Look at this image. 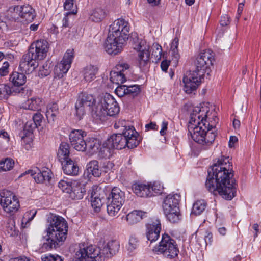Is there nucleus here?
Listing matches in <instances>:
<instances>
[{
    "instance_id": "obj_60",
    "label": "nucleus",
    "mask_w": 261,
    "mask_h": 261,
    "mask_svg": "<svg viewBox=\"0 0 261 261\" xmlns=\"http://www.w3.org/2000/svg\"><path fill=\"white\" fill-rule=\"evenodd\" d=\"M170 61L167 60H163L161 64V67L163 71H167L169 66L170 65Z\"/></svg>"
},
{
    "instance_id": "obj_32",
    "label": "nucleus",
    "mask_w": 261,
    "mask_h": 261,
    "mask_svg": "<svg viewBox=\"0 0 261 261\" xmlns=\"http://www.w3.org/2000/svg\"><path fill=\"white\" fill-rule=\"evenodd\" d=\"M49 170H44L42 172L39 171L37 173L33 172V170L29 171V173H30L36 182L40 183L43 182L44 181H49L51 178L50 173Z\"/></svg>"
},
{
    "instance_id": "obj_29",
    "label": "nucleus",
    "mask_w": 261,
    "mask_h": 261,
    "mask_svg": "<svg viewBox=\"0 0 261 261\" xmlns=\"http://www.w3.org/2000/svg\"><path fill=\"white\" fill-rule=\"evenodd\" d=\"M98 70V69L96 66L92 65H89L85 67L82 71V75L84 80L88 82L93 81L96 77Z\"/></svg>"
},
{
    "instance_id": "obj_9",
    "label": "nucleus",
    "mask_w": 261,
    "mask_h": 261,
    "mask_svg": "<svg viewBox=\"0 0 261 261\" xmlns=\"http://www.w3.org/2000/svg\"><path fill=\"white\" fill-rule=\"evenodd\" d=\"M97 104L96 99L92 94L82 93L79 96L75 103L76 115L80 120L88 111H94Z\"/></svg>"
},
{
    "instance_id": "obj_17",
    "label": "nucleus",
    "mask_w": 261,
    "mask_h": 261,
    "mask_svg": "<svg viewBox=\"0 0 261 261\" xmlns=\"http://www.w3.org/2000/svg\"><path fill=\"white\" fill-rule=\"evenodd\" d=\"M86 136V133L82 129L72 130L69 135L71 145L77 151H85L86 140L84 138Z\"/></svg>"
},
{
    "instance_id": "obj_6",
    "label": "nucleus",
    "mask_w": 261,
    "mask_h": 261,
    "mask_svg": "<svg viewBox=\"0 0 261 261\" xmlns=\"http://www.w3.org/2000/svg\"><path fill=\"white\" fill-rule=\"evenodd\" d=\"M119 111L120 108L117 102L110 94L105 93L97 97L95 114L100 120L107 116H115Z\"/></svg>"
},
{
    "instance_id": "obj_49",
    "label": "nucleus",
    "mask_w": 261,
    "mask_h": 261,
    "mask_svg": "<svg viewBox=\"0 0 261 261\" xmlns=\"http://www.w3.org/2000/svg\"><path fill=\"white\" fill-rule=\"evenodd\" d=\"M127 89L126 85H120L115 89V92L119 97H121L127 95Z\"/></svg>"
},
{
    "instance_id": "obj_19",
    "label": "nucleus",
    "mask_w": 261,
    "mask_h": 261,
    "mask_svg": "<svg viewBox=\"0 0 261 261\" xmlns=\"http://www.w3.org/2000/svg\"><path fill=\"white\" fill-rule=\"evenodd\" d=\"M146 236L151 243L156 241L159 238L161 230L160 221L158 218L151 219L146 225Z\"/></svg>"
},
{
    "instance_id": "obj_3",
    "label": "nucleus",
    "mask_w": 261,
    "mask_h": 261,
    "mask_svg": "<svg viewBox=\"0 0 261 261\" xmlns=\"http://www.w3.org/2000/svg\"><path fill=\"white\" fill-rule=\"evenodd\" d=\"M47 223L45 232L48 238L43 244L42 248L49 250L56 248L58 243L63 242L66 240L68 225L63 217L56 215H51L48 217Z\"/></svg>"
},
{
    "instance_id": "obj_22",
    "label": "nucleus",
    "mask_w": 261,
    "mask_h": 261,
    "mask_svg": "<svg viewBox=\"0 0 261 261\" xmlns=\"http://www.w3.org/2000/svg\"><path fill=\"white\" fill-rule=\"evenodd\" d=\"M14 11L27 22H31L35 17V10L29 5L16 6Z\"/></svg>"
},
{
    "instance_id": "obj_4",
    "label": "nucleus",
    "mask_w": 261,
    "mask_h": 261,
    "mask_svg": "<svg viewBox=\"0 0 261 261\" xmlns=\"http://www.w3.org/2000/svg\"><path fill=\"white\" fill-rule=\"evenodd\" d=\"M118 241L111 240L102 250L94 245L80 247L76 252L73 261H104L105 257H110L119 251Z\"/></svg>"
},
{
    "instance_id": "obj_46",
    "label": "nucleus",
    "mask_w": 261,
    "mask_h": 261,
    "mask_svg": "<svg viewBox=\"0 0 261 261\" xmlns=\"http://www.w3.org/2000/svg\"><path fill=\"white\" fill-rule=\"evenodd\" d=\"M139 245V241L137 238L132 236L130 237L128 244L127 246V250L130 252L133 251Z\"/></svg>"
},
{
    "instance_id": "obj_18",
    "label": "nucleus",
    "mask_w": 261,
    "mask_h": 261,
    "mask_svg": "<svg viewBox=\"0 0 261 261\" xmlns=\"http://www.w3.org/2000/svg\"><path fill=\"white\" fill-rule=\"evenodd\" d=\"M48 50V42L45 40H38L32 44L28 52L37 60H41L46 56Z\"/></svg>"
},
{
    "instance_id": "obj_5",
    "label": "nucleus",
    "mask_w": 261,
    "mask_h": 261,
    "mask_svg": "<svg viewBox=\"0 0 261 261\" xmlns=\"http://www.w3.org/2000/svg\"><path fill=\"white\" fill-rule=\"evenodd\" d=\"M113 149L134 148L139 144V134L133 126L125 127L122 134H113L107 139Z\"/></svg>"
},
{
    "instance_id": "obj_13",
    "label": "nucleus",
    "mask_w": 261,
    "mask_h": 261,
    "mask_svg": "<svg viewBox=\"0 0 261 261\" xmlns=\"http://www.w3.org/2000/svg\"><path fill=\"white\" fill-rule=\"evenodd\" d=\"M130 26L129 23L123 19L115 20L110 26L109 34L126 40L128 38Z\"/></svg>"
},
{
    "instance_id": "obj_53",
    "label": "nucleus",
    "mask_w": 261,
    "mask_h": 261,
    "mask_svg": "<svg viewBox=\"0 0 261 261\" xmlns=\"http://www.w3.org/2000/svg\"><path fill=\"white\" fill-rule=\"evenodd\" d=\"M77 13L76 9H73L72 11H69L66 13L65 17L63 18L62 20V25L63 27L67 28L70 25V23L68 20V16L70 14H75Z\"/></svg>"
},
{
    "instance_id": "obj_44",
    "label": "nucleus",
    "mask_w": 261,
    "mask_h": 261,
    "mask_svg": "<svg viewBox=\"0 0 261 261\" xmlns=\"http://www.w3.org/2000/svg\"><path fill=\"white\" fill-rule=\"evenodd\" d=\"M127 95L133 97L139 94L141 91L140 86L138 85L127 86Z\"/></svg>"
},
{
    "instance_id": "obj_31",
    "label": "nucleus",
    "mask_w": 261,
    "mask_h": 261,
    "mask_svg": "<svg viewBox=\"0 0 261 261\" xmlns=\"http://www.w3.org/2000/svg\"><path fill=\"white\" fill-rule=\"evenodd\" d=\"M86 144L85 151L89 154L97 153L100 146L99 140L94 138L86 140Z\"/></svg>"
},
{
    "instance_id": "obj_10",
    "label": "nucleus",
    "mask_w": 261,
    "mask_h": 261,
    "mask_svg": "<svg viewBox=\"0 0 261 261\" xmlns=\"http://www.w3.org/2000/svg\"><path fill=\"white\" fill-rule=\"evenodd\" d=\"M0 196V204L6 213L11 214L17 211L20 206L19 202L13 193L4 190L1 192Z\"/></svg>"
},
{
    "instance_id": "obj_34",
    "label": "nucleus",
    "mask_w": 261,
    "mask_h": 261,
    "mask_svg": "<svg viewBox=\"0 0 261 261\" xmlns=\"http://www.w3.org/2000/svg\"><path fill=\"white\" fill-rule=\"evenodd\" d=\"M71 192L68 193L70 194V197L73 199H82L85 192L84 188H83L80 185H78L75 181L73 182Z\"/></svg>"
},
{
    "instance_id": "obj_40",
    "label": "nucleus",
    "mask_w": 261,
    "mask_h": 261,
    "mask_svg": "<svg viewBox=\"0 0 261 261\" xmlns=\"http://www.w3.org/2000/svg\"><path fill=\"white\" fill-rule=\"evenodd\" d=\"M73 182L68 179H62L58 183V187L63 192L68 193L71 192V189L73 188Z\"/></svg>"
},
{
    "instance_id": "obj_30",
    "label": "nucleus",
    "mask_w": 261,
    "mask_h": 261,
    "mask_svg": "<svg viewBox=\"0 0 261 261\" xmlns=\"http://www.w3.org/2000/svg\"><path fill=\"white\" fill-rule=\"evenodd\" d=\"M70 147L66 143H62L57 151V158L59 161L63 164L64 161L69 159Z\"/></svg>"
},
{
    "instance_id": "obj_59",
    "label": "nucleus",
    "mask_w": 261,
    "mask_h": 261,
    "mask_svg": "<svg viewBox=\"0 0 261 261\" xmlns=\"http://www.w3.org/2000/svg\"><path fill=\"white\" fill-rule=\"evenodd\" d=\"M168 123L167 121L164 120L162 123V128L160 130V133L161 135L164 136L166 134V131L168 128Z\"/></svg>"
},
{
    "instance_id": "obj_54",
    "label": "nucleus",
    "mask_w": 261,
    "mask_h": 261,
    "mask_svg": "<svg viewBox=\"0 0 261 261\" xmlns=\"http://www.w3.org/2000/svg\"><path fill=\"white\" fill-rule=\"evenodd\" d=\"M43 116L39 113H35L33 117V121L37 127L40 126L42 122Z\"/></svg>"
},
{
    "instance_id": "obj_57",
    "label": "nucleus",
    "mask_w": 261,
    "mask_h": 261,
    "mask_svg": "<svg viewBox=\"0 0 261 261\" xmlns=\"http://www.w3.org/2000/svg\"><path fill=\"white\" fill-rule=\"evenodd\" d=\"M74 0H65L64 4V9L69 11H72V9L73 8Z\"/></svg>"
},
{
    "instance_id": "obj_8",
    "label": "nucleus",
    "mask_w": 261,
    "mask_h": 261,
    "mask_svg": "<svg viewBox=\"0 0 261 261\" xmlns=\"http://www.w3.org/2000/svg\"><path fill=\"white\" fill-rule=\"evenodd\" d=\"M125 201V193L120 188L114 187L108 197L107 212L115 216L120 211Z\"/></svg>"
},
{
    "instance_id": "obj_38",
    "label": "nucleus",
    "mask_w": 261,
    "mask_h": 261,
    "mask_svg": "<svg viewBox=\"0 0 261 261\" xmlns=\"http://www.w3.org/2000/svg\"><path fill=\"white\" fill-rule=\"evenodd\" d=\"M207 206V203L204 200H198L193 205L192 214L199 215L203 212Z\"/></svg>"
},
{
    "instance_id": "obj_35",
    "label": "nucleus",
    "mask_w": 261,
    "mask_h": 261,
    "mask_svg": "<svg viewBox=\"0 0 261 261\" xmlns=\"http://www.w3.org/2000/svg\"><path fill=\"white\" fill-rule=\"evenodd\" d=\"M107 141H105L102 145L100 146L98 151V155L100 158H110L113 154L114 149L111 147V146L107 143Z\"/></svg>"
},
{
    "instance_id": "obj_7",
    "label": "nucleus",
    "mask_w": 261,
    "mask_h": 261,
    "mask_svg": "<svg viewBox=\"0 0 261 261\" xmlns=\"http://www.w3.org/2000/svg\"><path fill=\"white\" fill-rule=\"evenodd\" d=\"M152 251L156 254H162L165 257L169 259L176 257L179 253L175 241L166 233L162 235L159 245L154 247Z\"/></svg>"
},
{
    "instance_id": "obj_51",
    "label": "nucleus",
    "mask_w": 261,
    "mask_h": 261,
    "mask_svg": "<svg viewBox=\"0 0 261 261\" xmlns=\"http://www.w3.org/2000/svg\"><path fill=\"white\" fill-rule=\"evenodd\" d=\"M129 67V65L126 63H120L117 64L113 70H115L116 72H119L120 73L126 74Z\"/></svg>"
},
{
    "instance_id": "obj_14",
    "label": "nucleus",
    "mask_w": 261,
    "mask_h": 261,
    "mask_svg": "<svg viewBox=\"0 0 261 261\" xmlns=\"http://www.w3.org/2000/svg\"><path fill=\"white\" fill-rule=\"evenodd\" d=\"M74 58L73 49H68L64 54L62 60L57 64L54 68V73L59 79L62 78L71 67Z\"/></svg>"
},
{
    "instance_id": "obj_42",
    "label": "nucleus",
    "mask_w": 261,
    "mask_h": 261,
    "mask_svg": "<svg viewBox=\"0 0 261 261\" xmlns=\"http://www.w3.org/2000/svg\"><path fill=\"white\" fill-rule=\"evenodd\" d=\"M167 219L171 223H177L179 221V211L178 210L171 211L168 213H164Z\"/></svg>"
},
{
    "instance_id": "obj_50",
    "label": "nucleus",
    "mask_w": 261,
    "mask_h": 261,
    "mask_svg": "<svg viewBox=\"0 0 261 261\" xmlns=\"http://www.w3.org/2000/svg\"><path fill=\"white\" fill-rule=\"evenodd\" d=\"M36 213L37 211L36 210H32L29 212H26L22 218V222L27 223L32 221L34 219Z\"/></svg>"
},
{
    "instance_id": "obj_15",
    "label": "nucleus",
    "mask_w": 261,
    "mask_h": 261,
    "mask_svg": "<svg viewBox=\"0 0 261 261\" xmlns=\"http://www.w3.org/2000/svg\"><path fill=\"white\" fill-rule=\"evenodd\" d=\"M134 48L138 52V61L140 68H144L147 66L150 59V46L145 40H139Z\"/></svg>"
},
{
    "instance_id": "obj_33",
    "label": "nucleus",
    "mask_w": 261,
    "mask_h": 261,
    "mask_svg": "<svg viewBox=\"0 0 261 261\" xmlns=\"http://www.w3.org/2000/svg\"><path fill=\"white\" fill-rule=\"evenodd\" d=\"M22 89H19L16 90L14 88H11V87L6 84L0 85V99H7L9 95L11 94L19 93Z\"/></svg>"
},
{
    "instance_id": "obj_23",
    "label": "nucleus",
    "mask_w": 261,
    "mask_h": 261,
    "mask_svg": "<svg viewBox=\"0 0 261 261\" xmlns=\"http://www.w3.org/2000/svg\"><path fill=\"white\" fill-rule=\"evenodd\" d=\"M108 12L101 7L92 8L89 12V19L94 22L102 21L107 16Z\"/></svg>"
},
{
    "instance_id": "obj_20",
    "label": "nucleus",
    "mask_w": 261,
    "mask_h": 261,
    "mask_svg": "<svg viewBox=\"0 0 261 261\" xmlns=\"http://www.w3.org/2000/svg\"><path fill=\"white\" fill-rule=\"evenodd\" d=\"M38 66V63L37 60L28 52L23 56L20 62L19 68L22 72L29 74L32 73Z\"/></svg>"
},
{
    "instance_id": "obj_56",
    "label": "nucleus",
    "mask_w": 261,
    "mask_h": 261,
    "mask_svg": "<svg viewBox=\"0 0 261 261\" xmlns=\"http://www.w3.org/2000/svg\"><path fill=\"white\" fill-rule=\"evenodd\" d=\"M9 63L6 61L3 63L2 66L0 68V75L5 76L9 73Z\"/></svg>"
},
{
    "instance_id": "obj_27",
    "label": "nucleus",
    "mask_w": 261,
    "mask_h": 261,
    "mask_svg": "<svg viewBox=\"0 0 261 261\" xmlns=\"http://www.w3.org/2000/svg\"><path fill=\"white\" fill-rule=\"evenodd\" d=\"M62 169L65 174L73 176L77 175L79 171L77 164L71 159L63 162Z\"/></svg>"
},
{
    "instance_id": "obj_37",
    "label": "nucleus",
    "mask_w": 261,
    "mask_h": 261,
    "mask_svg": "<svg viewBox=\"0 0 261 261\" xmlns=\"http://www.w3.org/2000/svg\"><path fill=\"white\" fill-rule=\"evenodd\" d=\"M58 113V106L57 103H51L47 106L46 116L48 121H54Z\"/></svg>"
},
{
    "instance_id": "obj_58",
    "label": "nucleus",
    "mask_w": 261,
    "mask_h": 261,
    "mask_svg": "<svg viewBox=\"0 0 261 261\" xmlns=\"http://www.w3.org/2000/svg\"><path fill=\"white\" fill-rule=\"evenodd\" d=\"M114 167V164L110 161L105 162L102 166L103 171L105 173L109 172Z\"/></svg>"
},
{
    "instance_id": "obj_43",
    "label": "nucleus",
    "mask_w": 261,
    "mask_h": 261,
    "mask_svg": "<svg viewBox=\"0 0 261 261\" xmlns=\"http://www.w3.org/2000/svg\"><path fill=\"white\" fill-rule=\"evenodd\" d=\"M6 231L10 236H14L18 233L15 225V221L13 219H10L8 220L6 226Z\"/></svg>"
},
{
    "instance_id": "obj_36",
    "label": "nucleus",
    "mask_w": 261,
    "mask_h": 261,
    "mask_svg": "<svg viewBox=\"0 0 261 261\" xmlns=\"http://www.w3.org/2000/svg\"><path fill=\"white\" fill-rule=\"evenodd\" d=\"M87 170L89 174L94 177H99L101 174V169H100L98 162L96 160H92L87 165Z\"/></svg>"
},
{
    "instance_id": "obj_52",
    "label": "nucleus",
    "mask_w": 261,
    "mask_h": 261,
    "mask_svg": "<svg viewBox=\"0 0 261 261\" xmlns=\"http://www.w3.org/2000/svg\"><path fill=\"white\" fill-rule=\"evenodd\" d=\"M150 185L151 192H153L155 194H160L162 192L163 186L158 182H154Z\"/></svg>"
},
{
    "instance_id": "obj_61",
    "label": "nucleus",
    "mask_w": 261,
    "mask_h": 261,
    "mask_svg": "<svg viewBox=\"0 0 261 261\" xmlns=\"http://www.w3.org/2000/svg\"><path fill=\"white\" fill-rule=\"evenodd\" d=\"M229 23V18L227 15L223 16L220 20V24L222 26H226Z\"/></svg>"
},
{
    "instance_id": "obj_11",
    "label": "nucleus",
    "mask_w": 261,
    "mask_h": 261,
    "mask_svg": "<svg viewBox=\"0 0 261 261\" xmlns=\"http://www.w3.org/2000/svg\"><path fill=\"white\" fill-rule=\"evenodd\" d=\"M204 74L200 71H190L187 72L183 77L184 90L187 94H191L195 91L201 82Z\"/></svg>"
},
{
    "instance_id": "obj_63",
    "label": "nucleus",
    "mask_w": 261,
    "mask_h": 261,
    "mask_svg": "<svg viewBox=\"0 0 261 261\" xmlns=\"http://www.w3.org/2000/svg\"><path fill=\"white\" fill-rule=\"evenodd\" d=\"M170 53L173 59H174L176 61H177L180 58L178 49H170Z\"/></svg>"
},
{
    "instance_id": "obj_12",
    "label": "nucleus",
    "mask_w": 261,
    "mask_h": 261,
    "mask_svg": "<svg viewBox=\"0 0 261 261\" xmlns=\"http://www.w3.org/2000/svg\"><path fill=\"white\" fill-rule=\"evenodd\" d=\"M215 54L210 50L206 49L200 53L196 59L195 62L196 70L204 74L206 69L210 68L215 61Z\"/></svg>"
},
{
    "instance_id": "obj_24",
    "label": "nucleus",
    "mask_w": 261,
    "mask_h": 261,
    "mask_svg": "<svg viewBox=\"0 0 261 261\" xmlns=\"http://www.w3.org/2000/svg\"><path fill=\"white\" fill-rule=\"evenodd\" d=\"M9 80L13 85V86L11 88H14L17 91L19 89H22L21 92L24 90L22 86L26 82V76L23 73L13 72L10 75Z\"/></svg>"
},
{
    "instance_id": "obj_47",
    "label": "nucleus",
    "mask_w": 261,
    "mask_h": 261,
    "mask_svg": "<svg viewBox=\"0 0 261 261\" xmlns=\"http://www.w3.org/2000/svg\"><path fill=\"white\" fill-rule=\"evenodd\" d=\"M50 73V66L47 62L44 63L39 68V76L45 77L47 76Z\"/></svg>"
},
{
    "instance_id": "obj_26",
    "label": "nucleus",
    "mask_w": 261,
    "mask_h": 261,
    "mask_svg": "<svg viewBox=\"0 0 261 261\" xmlns=\"http://www.w3.org/2000/svg\"><path fill=\"white\" fill-rule=\"evenodd\" d=\"M44 105L42 99L39 97H32L22 104V108L33 111H38Z\"/></svg>"
},
{
    "instance_id": "obj_62",
    "label": "nucleus",
    "mask_w": 261,
    "mask_h": 261,
    "mask_svg": "<svg viewBox=\"0 0 261 261\" xmlns=\"http://www.w3.org/2000/svg\"><path fill=\"white\" fill-rule=\"evenodd\" d=\"M145 128L146 129V130H148L150 129L157 130L158 128V126L155 122H151L150 123L145 125Z\"/></svg>"
},
{
    "instance_id": "obj_25",
    "label": "nucleus",
    "mask_w": 261,
    "mask_h": 261,
    "mask_svg": "<svg viewBox=\"0 0 261 261\" xmlns=\"http://www.w3.org/2000/svg\"><path fill=\"white\" fill-rule=\"evenodd\" d=\"M132 189L137 196L141 197L151 196L153 195L151 192L149 184H134L132 186Z\"/></svg>"
},
{
    "instance_id": "obj_2",
    "label": "nucleus",
    "mask_w": 261,
    "mask_h": 261,
    "mask_svg": "<svg viewBox=\"0 0 261 261\" xmlns=\"http://www.w3.org/2000/svg\"><path fill=\"white\" fill-rule=\"evenodd\" d=\"M208 113V107L200 106L194 107L190 114L189 133L195 142L202 145L212 144L216 136L212 129L218 119L214 115L210 117Z\"/></svg>"
},
{
    "instance_id": "obj_41",
    "label": "nucleus",
    "mask_w": 261,
    "mask_h": 261,
    "mask_svg": "<svg viewBox=\"0 0 261 261\" xmlns=\"http://www.w3.org/2000/svg\"><path fill=\"white\" fill-rule=\"evenodd\" d=\"M91 204L96 212L100 210L102 206L101 200L96 195L95 192H92L91 195Z\"/></svg>"
},
{
    "instance_id": "obj_16",
    "label": "nucleus",
    "mask_w": 261,
    "mask_h": 261,
    "mask_svg": "<svg viewBox=\"0 0 261 261\" xmlns=\"http://www.w3.org/2000/svg\"><path fill=\"white\" fill-rule=\"evenodd\" d=\"M125 41L124 39L108 34L105 43V50L110 55H117L122 51Z\"/></svg>"
},
{
    "instance_id": "obj_64",
    "label": "nucleus",
    "mask_w": 261,
    "mask_h": 261,
    "mask_svg": "<svg viewBox=\"0 0 261 261\" xmlns=\"http://www.w3.org/2000/svg\"><path fill=\"white\" fill-rule=\"evenodd\" d=\"M129 126H127L128 127ZM115 128H120L122 127V131L125 128V127H127L125 125V120H119L118 122H117L114 125Z\"/></svg>"
},
{
    "instance_id": "obj_45",
    "label": "nucleus",
    "mask_w": 261,
    "mask_h": 261,
    "mask_svg": "<svg viewBox=\"0 0 261 261\" xmlns=\"http://www.w3.org/2000/svg\"><path fill=\"white\" fill-rule=\"evenodd\" d=\"M3 160V171H10L13 169L14 166V161L10 158H6Z\"/></svg>"
},
{
    "instance_id": "obj_21",
    "label": "nucleus",
    "mask_w": 261,
    "mask_h": 261,
    "mask_svg": "<svg viewBox=\"0 0 261 261\" xmlns=\"http://www.w3.org/2000/svg\"><path fill=\"white\" fill-rule=\"evenodd\" d=\"M180 195L178 194H169L164 199L162 207L164 213H168L171 211L178 210V204L180 201Z\"/></svg>"
},
{
    "instance_id": "obj_55",
    "label": "nucleus",
    "mask_w": 261,
    "mask_h": 261,
    "mask_svg": "<svg viewBox=\"0 0 261 261\" xmlns=\"http://www.w3.org/2000/svg\"><path fill=\"white\" fill-rule=\"evenodd\" d=\"M38 127L36 124L33 122V120L28 121L24 125V130L29 133H32L33 130Z\"/></svg>"
},
{
    "instance_id": "obj_48",
    "label": "nucleus",
    "mask_w": 261,
    "mask_h": 261,
    "mask_svg": "<svg viewBox=\"0 0 261 261\" xmlns=\"http://www.w3.org/2000/svg\"><path fill=\"white\" fill-rule=\"evenodd\" d=\"M153 51L152 55L153 56L155 59L160 60L162 57V49L160 45L158 43L153 44Z\"/></svg>"
},
{
    "instance_id": "obj_1",
    "label": "nucleus",
    "mask_w": 261,
    "mask_h": 261,
    "mask_svg": "<svg viewBox=\"0 0 261 261\" xmlns=\"http://www.w3.org/2000/svg\"><path fill=\"white\" fill-rule=\"evenodd\" d=\"M233 177L229 158L222 156L208 170L205 187L214 195L219 194L225 199L231 200L236 194V184Z\"/></svg>"
},
{
    "instance_id": "obj_39",
    "label": "nucleus",
    "mask_w": 261,
    "mask_h": 261,
    "mask_svg": "<svg viewBox=\"0 0 261 261\" xmlns=\"http://www.w3.org/2000/svg\"><path fill=\"white\" fill-rule=\"evenodd\" d=\"M110 80L113 83L122 84L126 81L125 73H120L113 70L110 72Z\"/></svg>"
},
{
    "instance_id": "obj_28",
    "label": "nucleus",
    "mask_w": 261,
    "mask_h": 261,
    "mask_svg": "<svg viewBox=\"0 0 261 261\" xmlns=\"http://www.w3.org/2000/svg\"><path fill=\"white\" fill-rule=\"evenodd\" d=\"M147 216V213L142 211L135 210L128 213L126 216V221L129 225H134L140 221Z\"/></svg>"
}]
</instances>
